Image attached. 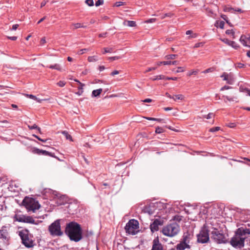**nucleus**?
Segmentation results:
<instances>
[{"label":"nucleus","instance_id":"14","mask_svg":"<svg viewBox=\"0 0 250 250\" xmlns=\"http://www.w3.org/2000/svg\"><path fill=\"white\" fill-rule=\"evenodd\" d=\"M151 250H163V247L162 244L160 243L158 238L153 240L152 247Z\"/></svg>","mask_w":250,"mask_h":250},{"label":"nucleus","instance_id":"56","mask_svg":"<svg viewBox=\"0 0 250 250\" xmlns=\"http://www.w3.org/2000/svg\"><path fill=\"white\" fill-rule=\"evenodd\" d=\"M177 77H165V79L166 80H173V81H176L177 80Z\"/></svg>","mask_w":250,"mask_h":250},{"label":"nucleus","instance_id":"1","mask_svg":"<svg viewBox=\"0 0 250 250\" xmlns=\"http://www.w3.org/2000/svg\"><path fill=\"white\" fill-rule=\"evenodd\" d=\"M65 232L70 240L78 242L83 238L81 226L75 222H71L66 224Z\"/></svg>","mask_w":250,"mask_h":250},{"label":"nucleus","instance_id":"27","mask_svg":"<svg viewBox=\"0 0 250 250\" xmlns=\"http://www.w3.org/2000/svg\"><path fill=\"white\" fill-rule=\"evenodd\" d=\"M247 39V37L244 35H242L240 38V42L243 44V45L245 46L249 47V45L247 44L246 40Z\"/></svg>","mask_w":250,"mask_h":250},{"label":"nucleus","instance_id":"20","mask_svg":"<svg viewBox=\"0 0 250 250\" xmlns=\"http://www.w3.org/2000/svg\"><path fill=\"white\" fill-rule=\"evenodd\" d=\"M178 63V62L176 61H163V62H159L157 63V65L158 66L161 65V64L164 65H170V64H173V65H176Z\"/></svg>","mask_w":250,"mask_h":250},{"label":"nucleus","instance_id":"30","mask_svg":"<svg viewBox=\"0 0 250 250\" xmlns=\"http://www.w3.org/2000/svg\"><path fill=\"white\" fill-rule=\"evenodd\" d=\"M26 96L27 97H29V98L30 99H32L35 101H36L37 102H39V103H41V102L42 101V100H41V99H38V98H37L36 96L33 95H29V94H27L26 95Z\"/></svg>","mask_w":250,"mask_h":250},{"label":"nucleus","instance_id":"51","mask_svg":"<svg viewBox=\"0 0 250 250\" xmlns=\"http://www.w3.org/2000/svg\"><path fill=\"white\" fill-rule=\"evenodd\" d=\"M120 58V57L114 56V57H109L108 60H109L110 61H114V60H118Z\"/></svg>","mask_w":250,"mask_h":250},{"label":"nucleus","instance_id":"59","mask_svg":"<svg viewBox=\"0 0 250 250\" xmlns=\"http://www.w3.org/2000/svg\"><path fill=\"white\" fill-rule=\"evenodd\" d=\"M165 127H167V128H168L169 129H170V130H173V131H175V132H179V131L178 130L176 129H175V128H172L171 126H167V125H166Z\"/></svg>","mask_w":250,"mask_h":250},{"label":"nucleus","instance_id":"64","mask_svg":"<svg viewBox=\"0 0 250 250\" xmlns=\"http://www.w3.org/2000/svg\"><path fill=\"white\" fill-rule=\"evenodd\" d=\"M234 11H236V12H238L240 13L243 12V11L241 8H237V9H234Z\"/></svg>","mask_w":250,"mask_h":250},{"label":"nucleus","instance_id":"62","mask_svg":"<svg viewBox=\"0 0 250 250\" xmlns=\"http://www.w3.org/2000/svg\"><path fill=\"white\" fill-rule=\"evenodd\" d=\"M213 116V114L212 113H209L207 115L206 118L208 119H210Z\"/></svg>","mask_w":250,"mask_h":250},{"label":"nucleus","instance_id":"24","mask_svg":"<svg viewBox=\"0 0 250 250\" xmlns=\"http://www.w3.org/2000/svg\"><path fill=\"white\" fill-rule=\"evenodd\" d=\"M124 25H127L129 27H135L136 26V23L134 21H125L124 22Z\"/></svg>","mask_w":250,"mask_h":250},{"label":"nucleus","instance_id":"15","mask_svg":"<svg viewBox=\"0 0 250 250\" xmlns=\"http://www.w3.org/2000/svg\"><path fill=\"white\" fill-rule=\"evenodd\" d=\"M192 238V235L189 234L188 232L184 233L182 238L181 239V241L187 245H189L190 241Z\"/></svg>","mask_w":250,"mask_h":250},{"label":"nucleus","instance_id":"7","mask_svg":"<svg viewBox=\"0 0 250 250\" xmlns=\"http://www.w3.org/2000/svg\"><path fill=\"white\" fill-rule=\"evenodd\" d=\"M211 238L217 244H225L227 242L224 234L214 228L211 232Z\"/></svg>","mask_w":250,"mask_h":250},{"label":"nucleus","instance_id":"9","mask_svg":"<svg viewBox=\"0 0 250 250\" xmlns=\"http://www.w3.org/2000/svg\"><path fill=\"white\" fill-rule=\"evenodd\" d=\"M67 198L63 195V213L73 214L74 213L77 207V205L71 202H67Z\"/></svg>","mask_w":250,"mask_h":250},{"label":"nucleus","instance_id":"60","mask_svg":"<svg viewBox=\"0 0 250 250\" xmlns=\"http://www.w3.org/2000/svg\"><path fill=\"white\" fill-rule=\"evenodd\" d=\"M118 74H119V71H118V70H114L113 72H112L110 74L112 76H114V75H117Z\"/></svg>","mask_w":250,"mask_h":250},{"label":"nucleus","instance_id":"44","mask_svg":"<svg viewBox=\"0 0 250 250\" xmlns=\"http://www.w3.org/2000/svg\"><path fill=\"white\" fill-rule=\"evenodd\" d=\"M85 3L90 6H93L94 5V2L93 0H86Z\"/></svg>","mask_w":250,"mask_h":250},{"label":"nucleus","instance_id":"42","mask_svg":"<svg viewBox=\"0 0 250 250\" xmlns=\"http://www.w3.org/2000/svg\"><path fill=\"white\" fill-rule=\"evenodd\" d=\"M220 129V127L218 126L212 127L209 129V131L210 132H214L217 131H218Z\"/></svg>","mask_w":250,"mask_h":250},{"label":"nucleus","instance_id":"38","mask_svg":"<svg viewBox=\"0 0 250 250\" xmlns=\"http://www.w3.org/2000/svg\"><path fill=\"white\" fill-rule=\"evenodd\" d=\"M164 132V130L161 127L158 126L156 128L155 132L160 134Z\"/></svg>","mask_w":250,"mask_h":250},{"label":"nucleus","instance_id":"10","mask_svg":"<svg viewBox=\"0 0 250 250\" xmlns=\"http://www.w3.org/2000/svg\"><path fill=\"white\" fill-rule=\"evenodd\" d=\"M245 237H241L237 232L235 235L230 240L231 245L235 248H241L244 246Z\"/></svg>","mask_w":250,"mask_h":250},{"label":"nucleus","instance_id":"53","mask_svg":"<svg viewBox=\"0 0 250 250\" xmlns=\"http://www.w3.org/2000/svg\"><path fill=\"white\" fill-rule=\"evenodd\" d=\"M221 18L223 19L224 20H225L227 23H228L229 24H230V22L228 21V17L226 15H222L221 16Z\"/></svg>","mask_w":250,"mask_h":250},{"label":"nucleus","instance_id":"5","mask_svg":"<svg viewBox=\"0 0 250 250\" xmlns=\"http://www.w3.org/2000/svg\"><path fill=\"white\" fill-rule=\"evenodd\" d=\"M60 222L61 220H57L49 226L48 231L52 236H60L62 234Z\"/></svg>","mask_w":250,"mask_h":250},{"label":"nucleus","instance_id":"25","mask_svg":"<svg viewBox=\"0 0 250 250\" xmlns=\"http://www.w3.org/2000/svg\"><path fill=\"white\" fill-rule=\"evenodd\" d=\"M102 91L103 89L102 88L94 90L92 93V96L94 97H96L99 96L102 93Z\"/></svg>","mask_w":250,"mask_h":250},{"label":"nucleus","instance_id":"46","mask_svg":"<svg viewBox=\"0 0 250 250\" xmlns=\"http://www.w3.org/2000/svg\"><path fill=\"white\" fill-rule=\"evenodd\" d=\"M185 70V68L183 67H177V70L175 71L176 73L184 72Z\"/></svg>","mask_w":250,"mask_h":250},{"label":"nucleus","instance_id":"52","mask_svg":"<svg viewBox=\"0 0 250 250\" xmlns=\"http://www.w3.org/2000/svg\"><path fill=\"white\" fill-rule=\"evenodd\" d=\"M156 21V19H150L145 21V23H152L155 22Z\"/></svg>","mask_w":250,"mask_h":250},{"label":"nucleus","instance_id":"26","mask_svg":"<svg viewBox=\"0 0 250 250\" xmlns=\"http://www.w3.org/2000/svg\"><path fill=\"white\" fill-rule=\"evenodd\" d=\"M63 136L65 137L66 140L70 142L73 141L72 136H71L70 134H69L68 132L66 131H63Z\"/></svg>","mask_w":250,"mask_h":250},{"label":"nucleus","instance_id":"32","mask_svg":"<svg viewBox=\"0 0 250 250\" xmlns=\"http://www.w3.org/2000/svg\"><path fill=\"white\" fill-rule=\"evenodd\" d=\"M98 60L97 57L96 56H90L88 58V61L89 62H95Z\"/></svg>","mask_w":250,"mask_h":250},{"label":"nucleus","instance_id":"43","mask_svg":"<svg viewBox=\"0 0 250 250\" xmlns=\"http://www.w3.org/2000/svg\"><path fill=\"white\" fill-rule=\"evenodd\" d=\"M226 33L228 35H231L233 36H234V32L233 30H227L226 31ZM233 38H234V37H233Z\"/></svg>","mask_w":250,"mask_h":250},{"label":"nucleus","instance_id":"49","mask_svg":"<svg viewBox=\"0 0 250 250\" xmlns=\"http://www.w3.org/2000/svg\"><path fill=\"white\" fill-rule=\"evenodd\" d=\"M125 2H122V1H118V2H116L115 3L114 5H115V6L119 7V6H121V5H124V4H125Z\"/></svg>","mask_w":250,"mask_h":250},{"label":"nucleus","instance_id":"57","mask_svg":"<svg viewBox=\"0 0 250 250\" xmlns=\"http://www.w3.org/2000/svg\"><path fill=\"white\" fill-rule=\"evenodd\" d=\"M156 68H157L156 67H149L145 71V73H147L150 71L154 70L156 69Z\"/></svg>","mask_w":250,"mask_h":250},{"label":"nucleus","instance_id":"3","mask_svg":"<svg viewBox=\"0 0 250 250\" xmlns=\"http://www.w3.org/2000/svg\"><path fill=\"white\" fill-rule=\"evenodd\" d=\"M10 226H3L0 229V247H5L9 244L10 236L9 230Z\"/></svg>","mask_w":250,"mask_h":250},{"label":"nucleus","instance_id":"55","mask_svg":"<svg viewBox=\"0 0 250 250\" xmlns=\"http://www.w3.org/2000/svg\"><path fill=\"white\" fill-rule=\"evenodd\" d=\"M232 87H230V86H227V85H225L224 86L222 87L221 89H220V90L221 91H223L224 90H227V89H230Z\"/></svg>","mask_w":250,"mask_h":250},{"label":"nucleus","instance_id":"22","mask_svg":"<svg viewBox=\"0 0 250 250\" xmlns=\"http://www.w3.org/2000/svg\"><path fill=\"white\" fill-rule=\"evenodd\" d=\"M23 223L37 224L35 220L32 217L26 215Z\"/></svg>","mask_w":250,"mask_h":250},{"label":"nucleus","instance_id":"37","mask_svg":"<svg viewBox=\"0 0 250 250\" xmlns=\"http://www.w3.org/2000/svg\"><path fill=\"white\" fill-rule=\"evenodd\" d=\"M28 127L30 129H37L41 133V128L35 124L31 126L28 125Z\"/></svg>","mask_w":250,"mask_h":250},{"label":"nucleus","instance_id":"8","mask_svg":"<svg viewBox=\"0 0 250 250\" xmlns=\"http://www.w3.org/2000/svg\"><path fill=\"white\" fill-rule=\"evenodd\" d=\"M139 222L135 219L130 220L126 224L125 229L127 233L135 235L138 232Z\"/></svg>","mask_w":250,"mask_h":250},{"label":"nucleus","instance_id":"61","mask_svg":"<svg viewBox=\"0 0 250 250\" xmlns=\"http://www.w3.org/2000/svg\"><path fill=\"white\" fill-rule=\"evenodd\" d=\"M225 43L229 45L231 41L229 40L228 39H225L222 40Z\"/></svg>","mask_w":250,"mask_h":250},{"label":"nucleus","instance_id":"12","mask_svg":"<svg viewBox=\"0 0 250 250\" xmlns=\"http://www.w3.org/2000/svg\"><path fill=\"white\" fill-rule=\"evenodd\" d=\"M221 77L223 78V80L226 81L227 83L229 84H233L234 81L233 75L231 73L228 74L227 73L224 72L221 76Z\"/></svg>","mask_w":250,"mask_h":250},{"label":"nucleus","instance_id":"35","mask_svg":"<svg viewBox=\"0 0 250 250\" xmlns=\"http://www.w3.org/2000/svg\"><path fill=\"white\" fill-rule=\"evenodd\" d=\"M104 51L103 52L104 54L106 53H111L113 52V49L112 47H106L104 48Z\"/></svg>","mask_w":250,"mask_h":250},{"label":"nucleus","instance_id":"21","mask_svg":"<svg viewBox=\"0 0 250 250\" xmlns=\"http://www.w3.org/2000/svg\"><path fill=\"white\" fill-rule=\"evenodd\" d=\"M237 232L239 234H240V235L241 237H243V235H245L246 234H250V229H245L242 230L240 228H239L238 229Z\"/></svg>","mask_w":250,"mask_h":250},{"label":"nucleus","instance_id":"36","mask_svg":"<svg viewBox=\"0 0 250 250\" xmlns=\"http://www.w3.org/2000/svg\"><path fill=\"white\" fill-rule=\"evenodd\" d=\"M230 46H232L233 48L235 49H237L239 47V45L234 41H231L229 44Z\"/></svg>","mask_w":250,"mask_h":250},{"label":"nucleus","instance_id":"11","mask_svg":"<svg viewBox=\"0 0 250 250\" xmlns=\"http://www.w3.org/2000/svg\"><path fill=\"white\" fill-rule=\"evenodd\" d=\"M208 231L205 229H202L197 235V241L201 243H205L209 241Z\"/></svg>","mask_w":250,"mask_h":250},{"label":"nucleus","instance_id":"2","mask_svg":"<svg viewBox=\"0 0 250 250\" xmlns=\"http://www.w3.org/2000/svg\"><path fill=\"white\" fill-rule=\"evenodd\" d=\"M180 227L176 223H172L163 227L162 232L167 236L173 237L177 235L180 232Z\"/></svg>","mask_w":250,"mask_h":250},{"label":"nucleus","instance_id":"23","mask_svg":"<svg viewBox=\"0 0 250 250\" xmlns=\"http://www.w3.org/2000/svg\"><path fill=\"white\" fill-rule=\"evenodd\" d=\"M223 97H225L227 99V100L229 102H238L237 101V97L236 96H233L232 97H230V96H229L228 95H224Z\"/></svg>","mask_w":250,"mask_h":250},{"label":"nucleus","instance_id":"28","mask_svg":"<svg viewBox=\"0 0 250 250\" xmlns=\"http://www.w3.org/2000/svg\"><path fill=\"white\" fill-rule=\"evenodd\" d=\"M72 26L74 29H77L79 28H86V25H84L83 24L80 23H76L73 24Z\"/></svg>","mask_w":250,"mask_h":250},{"label":"nucleus","instance_id":"29","mask_svg":"<svg viewBox=\"0 0 250 250\" xmlns=\"http://www.w3.org/2000/svg\"><path fill=\"white\" fill-rule=\"evenodd\" d=\"M172 99L174 101H176L177 100H184V96L182 94L176 95L174 96V97H172Z\"/></svg>","mask_w":250,"mask_h":250},{"label":"nucleus","instance_id":"63","mask_svg":"<svg viewBox=\"0 0 250 250\" xmlns=\"http://www.w3.org/2000/svg\"><path fill=\"white\" fill-rule=\"evenodd\" d=\"M19 24H14L12 26V30H16L18 27H19Z\"/></svg>","mask_w":250,"mask_h":250},{"label":"nucleus","instance_id":"31","mask_svg":"<svg viewBox=\"0 0 250 250\" xmlns=\"http://www.w3.org/2000/svg\"><path fill=\"white\" fill-rule=\"evenodd\" d=\"M177 57V55L171 54L166 55L165 58L167 60H174Z\"/></svg>","mask_w":250,"mask_h":250},{"label":"nucleus","instance_id":"19","mask_svg":"<svg viewBox=\"0 0 250 250\" xmlns=\"http://www.w3.org/2000/svg\"><path fill=\"white\" fill-rule=\"evenodd\" d=\"M25 215L22 214H16L13 218L15 221L19 222H23L24 221Z\"/></svg>","mask_w":250,"mask_h":250},{"label":"nucleus","instance_id":"6","mask_svg":"<svg viewBox=\"0 0 250 250\" xmlns=\"http://www.w3.org/2000/svg\"><path fill=\"white\" fill-rule=\"evenodd\" d=\"M22 244L27 248H32L34 246V241L29 237V232L27 229H23L19 232Z\"/></svg>","mask_w":250,"mask_h":250},{"label":"nucleus","instance_id":"50","mask_svg":"<svg viewBox=\"0 0 250 250\" xmlns=\"http://www.w3.org/2000/svg\"><path fill=\"white\" fill-rule=\"evenodd\" d=\"M204 43L203 42H198L195 44L194 48H198L203 46Z\"/></svg>","mask_w":250,"mask_h":250},{"label":"nucleus","instance_id":"48","mask_svg":"<svg viewBox=\"0 0 250 250\" xmlns=\"http://www.w3.org/2000/svg\"><path fill=\"white\" fill-rule=\"evenodd\" d=\"M198 72V70H192L188 74V75L190 76L192 75H196Z\"/></svg>","mask_w":250,"mask_h":250},{"label":"nucleus","instance_id":"47","mask_svg":"<svg viewBox=\"0 0 250 250\" xmlns=\"http://www.w3.org/2000/svg\"><path fill=\"white\" fill-rule=\"evenodd\" d=\"M104 3L103 0H98L95 3L96 6H99L101 5H102Z\"/></svg>","mask_w":250,"mask_h":250},{"label":"nucleus","instance_id":"58","mask_svg":"<svg viewBox=\"0 0 250 250\" xmlns=\"http://www.w3.org/2000/svg\"><path fill=\"white\" fill-rule=\"evenodd\" d=\"M225 25V22L223 21H221L219 22V26L220 28L223 29Z\"/></svg>","mask_w":250,"mask_h":250},{"label":"nucleus","instance_id":"54","mask_svg":"<svg viewBox=\"0 0 250 250\" xmlns=\"http://www.w3.org/2000/svg\"><path fill=\"white\" fill-rule=\"evenodd\" d=\"M213 70H214V69L213 68H209L205 70V71H204L203 72L204 73H207L208 72H212L213 71Z\"/></svg>","mask_w":250,"mask_h":250},{"label":"nucleus","instance_id":"13","mask_svg":"<svg viewBox=\"0 0 250 250\" xmlns=\"http://www.w3.org/2000/svg\"><path fill=\"white\" fill-rule=\"evenodd\" d=\"M163 225V221L159 219H155L150 226L151 231L152 232L156 231L159 229V226Z\"/></svg>","mask_w":250,"mask_h":250},{"label":"nucleus","instance_id":"4","mask_svg":"<svg viewBox=\"0 0 250 250\" xmlns=\"http://www.w3.org/2000/svg\"><path fill=\"white\" fill-rule=\"evenodd\" d=\"M22 204L28 211L35 212L40 208L39 202L32 198L25 197L22 201Z\"/></svg>","mask_w":250,"mask_h":250},{"label":"nucleus","instance_id":"16","mask_svg":"<svg viewBox=\"0 0 250 250\" xmlns=\"http://www.w3.org/2000/svg\"><path fill=\"white\" fill-rule=\"evenodd\" d=\"M74 81L77 83L74 85V86L76 87L78 89V91L77 92V94L81 95L83 92V87L84 86V84L81 83L79 81L75 79Z\"/></svg>","mask_w":250,"mask_h":250},{"label":"nucleus","instance_id":"45","mask_svg":"<svg viewBox=\"0 0 250 250\" xmlns=\"http://www.w3.org/2000/svg\"><path fill=\"white\" fill-rule=\"evenodd\" d=\"M172 14L171 13H166L164 15H162V17H161V19H163L164 18H165L166 17H171L172 16Z\"/></svg>","mask_w":250,"mask_h":250},{"label":"nucleus","instance_id":"17","mask_svg":"<svg viewBox=\"0 0 250 250\" xmlns=\"http://www.w3.org/2000/svg\"><path fill=\"white\" fill-rule=\"evenodd\" d=\"M176 250H185L186 249H190V245H187L180 241V243L176 246Z\"/></svg>","mask_w":250,"mask_h":250},{"label":"nucleus","instance_id":"40","mask_svg":"<svg viewBox=\"0 0 250 250\" xmlns=\"http://www.w3.org/2000/svg\"><path fill=\"white\" fill-rule=\"evenodd\" d=\"M146 119L148 120H150V121H158V122H161L162 121V119H161L151 118V117H146Z\"/></svg>","mask_w":250,"mask_h":250},{"label":"nucleus","instance_id":"39","mask_svg":"<svg viewBox=\"0 0 250 250\" xmlns=\"http://www.w3.org/2000/svg\"><path fill=\"white\" fill-rule=\"evenodd\" d=\"M240 90L242 92H244L247 94V95H249L250 96V89L248 88H244L243 89L242 88H240Z\"/></svg>","mask_w":250,"mask_h":250},{"label":"nucleus","instance_id":"41","mask_svg":"<svg viewBox=\"0 0 250 250\" xmlns=\"http://www.w3.org/2000/svg\"><path fill=\"white\" fill-rule=\"evenodd\" d=\"M49 68H52V69H56L57 70H61L60 66L57 64H55V65H50Z\"/></svg>","mask_w":250,"mask_h":250},{"label":"nucleus","instance_id":"18","mask_svg":"<svg viewBox=\"0 0 250 250\" xmlns=\"http://www.w3.org/2000/svg\"><path fill=\"white\" fill-rule=\"evenodd\" d=\"M33 152L35 154L42 155H49L50 154V153L47 151L40 149L37 148H34L33 150Z\"/></svg>","mask_w":250,"mask_h":250},{"label":"nucleus","instance_id":"33","mask_svg":"<svg viewBox=\"0 0 250 250\" xmlns=\"http://www.w3.org/2000/svg\"><path fill=\"white\" fill-rule=\"evenodd\" d=\"M224 10L226 12L233 13L234 9L230 7H225L224 9Z\"/></svg>","mask_w":250,"mask_h":250},{"label":"nucleus","instance_id":"34","mask_svg":"<svg viewBox=\"0 0 250 250\" xmlns=\"http://www.w3.org/2000/svg\"><path fill=\"white\" fill-rule=\"evenodd\" d=\"M165 79V77L164 76L161 75L156 76L154 77V78H151V79L152 81H155L157 80H161V79Z\"/></svg>","mask_w":250,"mask_h":250}]
</instances>
